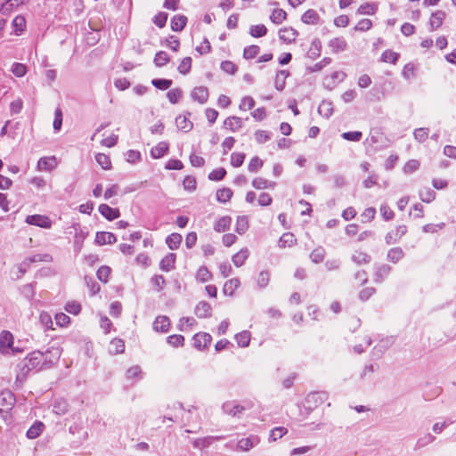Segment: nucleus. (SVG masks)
Returning <instances> with one entry per match:
<instances>
[{
	"label": "nucleus",
	"mask_w": 456,
	"mask_h": 456,
	"mask_svg": "<svg viewBox=\"0 0 456 456\" xmlns=\"http://www.w3.org/2000/svg\"><path fill=\"white\" fill-rule=\"evenodd\" d=\"M328 400V395L323 392H313L308 394L303 402V407L310 412L323 405Z\"/></svg>",
	"instance_id": "f257e3e1"
},
{
	"label": "nucleus",
	"mask_w": 456,
	"mask_h": 456,
	"mask_svg": "<svg viewBox=\"0 0 456 456\" xmlns=\"http://www.w3.org/2000/svg\"><path fill=\"white\" fill-rule=\"evenodd\" d=\"M447 19V13L444 10L436 9L430 12L428 19V28L430 32H435L443 28Z\"/></svg>",
	"instance_id": "f03ea898"
},
{
	"label": "nucleus",
	"mask_w": 456,
	"mask_h": 456,
	"mask_svg": "<svg viewBox=\"0 0 456 456\" xmlns=\"http://www.w3.org/2000/svg\"><path fill=\"white\" fill-rule=\"evenodd\" d=\"M95 137L100 139V143L102 146L110 148L113 147L118 142V135L107 126H102L97 129L96 133L93 135L92 140Z\"/></svg>",
	"instance_id": "7ed1b4c3"
},
{
	"label": "nucleus",
	"mask_w": 456,
	"mask_h": 456,
	"mask_svg": "<svg viewBox=\"0 0 456 456\" xmlns=\"http://www.w3.org/2000/svg\"><path fill=\"white\" fill-rule=\"evenodd\" d=\"M407 232L405 224H397L391 228L385 236L387 244H395L399 241Z\"/></svg>",
	"instance_id": "20e7f679"
},
{
	"label": "nucleus",
	"mask_w": 456,
	"mask_h": 456,
	"mask_svg": "<svg viewBox=\"0 0 456 456\" xmlns=\"http://www.w3.org/2000/svg\"><path fill=\"white\" fill-rule=\"evenodd\" d=\"M190 95L193 102L203 105L209 100V90L205 86H197L192 88Z\"/></svg>",
	"instance_id": "39448f33"
},
{
	"label": "nucleus",
	"mask_w": 456,
	"mask_h": 456,
	"mask_svg": "<svg viewBox=\"0 0 456 456\" xmlns=\"http://www.w3.org/2000/svg\"><path fill=\"white\" fill-rule=\"evenodd\" d=\"M223 128L229 133H237L243 126V120L238 116H228L223 121Z\"/></svg>",
	"instance_id": "423d86ee"
},
{
	"label": "nucleus",
	"mask_w": 456,
	"mask_h": 456,
	"mask_svg": "<svg viewBox=\"0 0 456 456\" xmlns=\"http://www.w3.org/2000/svg\"><path fill=\"white\" fill-rule=\"evenodd\" d=\"M298 35V31L290 26L283 27L278 31L280 40L286 45L295 43Z\"/></svg>",
	"instance_id": "0eeeda50"
},
{
	"label": "nucleus",
	"mask_w": 456,
	"mask_h": 456,
	"mask_svg": "<svg viewBox=\"0 0 456 456\" xmlns=\"http://www.w3.org/2000/svg\"><path fill=\"white\" fill-rule=\"evenodd\" d=\"M328 47L332 53H340L347 50L348 43L343 36H337L330 39Z\"/></svg>",
	"instance_id": "6e6552de"
},
{
	"label": "nucleus",
	"mask_w": 456,
	"mask_h": 456,
	"mask_svg": "<svg viewBox=\"0 0 456 456\" xmlns=\"http://www.w3.org/2000/svg\"><path fill=\"white\" fill-rule=\"evenodd\" d=\"M379 9L377 2L365 1L362 2L356 9V14L361 16H375Z\"/></svg>",
	"instance_id": "1a4fd4ad"
},
{
	"label": "nucleus",
	"mask_w": 456,
	"mask_h": 456,
	"mask_svg": "<svg viewBox=\"0 0 456 456\" xmlns=\"http://www.w3.org/2000/svg\"><path fill=\"white\" fill-rule=\"evenodd\" d=\"M26 223L41 228L49 229L52 227V220L45 215H30L26 217Z\"/></svg>",
	"instance_id": "9d476101"
},
{
	"label": "nucleus",
	"mask_w": 456,
	"mask_h": 456,
	"mask_svg": "<svg viewBox=\"0 0 456 456\" xmlns=\"http://www.w3.org/2000/svg\"><path fill=\"white\" fill-rule=\"evenodd\" d=\"M59 160L55 156L42 157L37 161V169L39 171L51 172L57 167Z\"/></svg>",
	"instance_id": "9b49d317"
},
{
	"label": "nucleus",
	"mask_w": 456,
	"mask_h": 456,
	"mask_svg": "<svg viewBox=\"0 0 456 456\" xmlns=\"http://www.w3.org/2000/svg\"><path fill=\"white\" fill-rule=\"evenodd\" d=\"M193 346L198 350L207 348L212 340V337L207 332H198L193 336Z\"/></svg>",
	"instance_id": "f8f14e48"
},
{
	"label": "nucleus",
	"mask_w": 456,
	"mask_h": 456,
	"mask_svg": "<svg viewBox=\"0 0 456 456\" xmlns=\"http://www.w3.org/2000/svg\"><path fill=\"white\" fill-rule=\"evenodd\" d=\"M13 344V336L10 331L4 330L0 335V350L2 353H8L9 350L12 352H17L12 347Z\"/></svg>",
	"instance_id": "ddd939ff"
},
{
	"label": "nucleus",
	"mask_w": 456,
	"mask_h": 456,
	"mask_svg": "<svg viewBox=\"0 0 456 456\" xmlns=\"http://www.w3.org/2000/svg\"><path fill=\"white\" fill-rule=\"evenodd\" d=\"M167 287V281L161 274H155L150 281V289L153 293H161Z\"/></svg>",
	"instance_id": "4468645a"
},
{
	"label": "nucleus",
	"mask_w": 456,
	"mask_h": 456,
	"mask_svg": "<svg viewBox=\"0 0 456 456\" xmlns=\"http://www.w3.org/2000/svg\"><path fill=\"white\" fill-rule=\"evenodd\" d=\"M190 115L191 113L188 112L187 114H180L175 118L176 127L184 133H188L193 128V123L189 118Z\"/></svg>",
	"instance_id": "2eb2a0df"
},
{
	"label": "nucleus",
	"mask_w": 456,
	"mask_h": 456,
	"mask_svg": "<svg viewBox=\"0 0 456 456\" xmlns=\"http://www.w3.org/2000/svg\"><path fill=\"white\" fill-rule=\"evenodd\" d=\"M194 314L198 318L204 319L212 315V307L207 301H200L194 309Z\"/></svg>",
	"instance_id": "dca6fc26"
},
{
	"label": "nucleus",
	"mask_w": 456,
	"mask_h": 456,
	"mask_svg": "<svg viewBox=\"0 0 456 456\" xmlns=\"http://www.w3.org/2000/svg\"><path fill=\"white\" fill-rule=\"evenodd\" d=\"M171 327V322L166 315L157 316L153 322V329L157 332L166 333Z\"/></svg>",
	"instance_id": "f3484780"
},
{
	"label": "nucleus",
	"mask_w": 456,
	"mask_h": 456,
	"mask_svg": "<svg viewBox=\"0 0 456 456\" xmlns=\"http://www.w3.org/2000/svg\"><path fill=\"white\" fill-rule=\"evenodd\" d=\"M14 403L13 395L10 391L0 393V412L8 411Z\"/></svg>",
	"instance_id": "a211bd4d"
},
{
	"label": "nucleus",
	"mask_w": 456,
	"mask_h": 456,
	"mask_svg": "<svg viewBox=\"0 0 456 456\" xmlns=\"http://www.w3.org/2000/svg\"><path fill=\"white\" fill-rule=\"evenodd\" d=\"M169 151V143L167 142H159L151 149V156L155 159H161L167 154Z\"/></svg>",
	"instance_id": "6ab92c4d"
},
{
	"label": "nucleus",
	"mask_w": 456,
	"mask_h": 456,
	"mask_svg": "<svg viewBox=\"0 0 456 456\" xmlns=\"http://www.w3.org/2000/svg\"><path fill=\"white\" fill-rule=\"evenodd\" d=\"M194 277L197 282L207 283L213 279L214 275L207 266L201 265L196 270Z\"/></svg>",
	"instance_id": "aec40b11"
},
{
	"label": "nucleus",
	"mask_w": 456,
	"mask_h": 456,
	"mask_svg": "<svg viewBox=\"0 0 456 456\" xmlns=\"http://www.w3.org/2000/svg\"><path fill=\"white\" fill-rule=\"evenodd\" d=\"M99 212L107 220L112 221L119 217L120 212L118 208H111L107 204H101L98 208Z\"/></svg>",
	"instance_id": "412c9836"
},
{
	"label": "nucleus",
	"mask_w": 456,
	"mask_h": 456,
	"mask_svg": "<svg viewBox=\"0 0 456 456\" xmlns=\"http://www.w3.org/2000/svg\"><path fill=\"white\" fill-rule=\"evenodd\" d=\"M171 61L169 53L164 50L158 51L153 57V64L156 68H164Z\"/></svg>",
	"instance_id": "4be33fe9"
},
{
	"label": "nucleus",
	"mask_w": 456,
	"mask_h": 456,
	"mask_svg": "<svg viewBox=\"0 0 456 456\" xmlns=\"http://www.w3.org/2000/svg\"><path fill=\"white\" fill-rule=\"evenodd\" d=\"M249 256V250L247 248H242L234 253L232 256V262L236 267L244 265Z\"/></svg>",
	"instance_id": "5701e85b"
},
{
	"label": "nucleus",
	"mask_w": 456,
	"mask_h": 456,
	"mask_svg": "<svg viewBox=\"0 0 456 456\" xmlns=\"http://www.w3.org/2000/svg\"><path fill=\"white\" fill-rule=\"evenodd\" d=\"M116 241V236L110 232H98L95 235V242L100 246L113 244Z\"/></svg>",
	"instance_id": "b1692460"
},
{
	"label": "nucleus",
	"mask_w": 456,
	"mask_h": 456,
	"mask_svg": "<svg viewBox=\"0 0 456 456\" xmlns=\"http://www.w3.org/2000/svg\"><path fill=\"white\" fill-rule=\"evenodd\" d=\"M187 21L188 19L185 15H175L170 21L171 29L175 32H181L186 27Z\"/></svg>",
	"instance_id": "393cba45"
},
{
	"label": "nucleus",
	"mask_w": 456,
	"mask_h": 456,
	"mask_svg": "<svg viewBox=\"0 0 456 456\" xmlns=\"http://www.w3.org/2000/svg\"><path fill=\"white\" fill-rule=\"evenodd\" d=\"M301 20L306 25H316L320 22L321 17L315 10L308 9L302 14Z\"/></svg>",
	"instance_id": "a878e982"
},
{
	"label": "nucleus",
	"mask_w": 456,
	"mask_h": 456,
	"mask_svg": "<svg viewBox=\"0 0 456 456\" xmlns=\"http://www.w3.org/2000/svg\"><path fill=\"white\" fill-rule=\"evenodd\" d=\"M176 261V255L175 253H168L160 261L159 267L162 271L170 272L175 269Z\"/></svg>",
	"instance_id": "bb28decb"
},
{
	"label": "nucleus",
	"mask_w": 456,
	"mask_h": 456,
	"mask_svg": "<svg viewBox=\"0 0 456 456\" xmlns=\"http://www.w3.org/2000/svg\"><path fill=\"white\" fill-rule=\"evenodd\" d=\"M232 225V217L224 216L219 217L214 224V230L217 232H225Z\"/></svg>",
	"instance_id": "cd10ccee"
},
{
	"label": "nucleus",
	"mask_w": 456,
	"mask_h": 456,
	"mask_svg": "<svg viewBox=\"0 0 456 456\" xmlns=\"http://www.w3.org/2000/svg\"><path fill=\"white\" fill-rule=\"evenodd\" d=\"M418 74V65L414 62H407L402 69V76L406 80H412L416 78Z\"/></svg>",
	"instance_id": "c85d7f7f"
},
{
	"label": "nucleus",
	"mask_w": 456,
	"mask_h": 456,
	"mask_svg": "<svg viewBox=\"0 0 456 456\" xmlns=\"http://www.w3.org/2000/svg\"><path fill=\"white\" fill-rule=\"evenodd\" d=\"M240 281L238 278H232L224 282L223 287V293L226 296H233L235 291L239 289Z\"/></svg>",
	"instance_id": "c756f323"
},
{
	"label": "nucleus",
	"mask_w": 456,
	"mask_h": 456,
	"mask_svg": "<svg viewBox=\"0 0 456 456\" xmlns=\"http://www.w3.org/2000/svg\"><path fill=\"white\" fill-rule=\"evenodd\" d=\"M233 196V191L229 187H223L216 191V200L220 203H227L229 202Z\"/></svg>",
	"instance_id": "7c9ffc66"
},
{
	"label": "nucleus",
	"mask_w": 456,
	"mask_h": 456,
	"mask_svg": "<svg viewBox=\"0 0 456 456\" xmlns=\"http://www.w3.org/2000/svg\"><path fill=\"white\" fill-rule=\"evenodd\" d=\"M249 227L248 218L247 216H238L235 223V232L239 235H243Z\"/></svg>",
	"instance_id": "2f4dec72"
},
{
	"label": "nucleus",
	"mask_w": 456,
	"mask_h": 456,
	"mask_svg": "<svg viewBox=\"0 0 456 456\" xmlns=\"http://www.w3.org/2000/svg\"><path fill=\"white\" fill-rule=\"evenodd\" d=\"M288 14L282 8H274L270 14V20L274 24H281L287 20Z\"/></svg>",
	"instance_id": "473e14b6"
},
{
	"label": "nucleus",
	"mask_w": 456,
	"mask_h": 456,
	"mask_svg": "<svg viewBox=\"0 0 456 456\" xmlns=\"http://www.w3.org/2000/svg\"><path fill=\"white\" fill-rule=\"evenodd\" d=\"M400 58V54L393 50H385L380 55V61L384 63L395 65Z\"/></svg>",
	"instance_id": "72a5a7b5"
},
{
	"label": "nucleus",
	"mask_w": 456,
	"mask_h": 456,
	"mask_svg": "<svg viewBox=\"0 0 456 456\" xmlns=\"http://www.w3.org/2000/svg\"><path fill=\"white\" fill-rule=\"evenodd\" d=\"M191 67H192V59L190 56H186L179 61V63L177 65V71L181 75L186 76L191 72Z\"/></svg>",
	"instance_id": "f704fd0d"
},
{
	"label": "nucleus",
	"mask_w": 456,
	"mask_h": 456,
	"mask_svg": "<svg viewBox=\"0 0 456 456\" xmlns=\"http://www.w3.org/2000/svg\"><path fill=\"white\" fill-rule=\"evenodd\" d=\"M297 244V239L291 232H285L281 235V237L279 240V247L285 248H291Z\"/></svg>",
	"instance_id": "c9c22d12"
},
{
	"label": "nucleus",
	"mask_w": 456,
	"mask_h": 456,
	"mask_svg": "<svg viewBox=\"0 0 456 456\" xmlns=\"http://www.w3.org/2000/svg\"><path fill=\"white\" fill-rule=\"evenodd\" d=\"M183 93L179 87H175L167 91L166 96L171 104H177L181 102Z\"/></svg>",
	"instance_id": "e433bc0d"
},
{
	"label": "nucleus",
	"mask_w": 456,
	"mask_h": 456,
	"mask_svg": "<svg viewBox=\"0 0 456 456\" xmlns=\"http://www.w3.org/2000/svg\"><path fill=\"white\" fill-rule=\"evenodd\" d=\"M373 27V22L368 18L359 20L353 28L355 32H367Z\"/></svg>",
	"instance_id": "4c0bfd02"
},
{
	"label": "nucleus",
	"mask_w": 456,
	"mask_h": 456,
	"mask_svg": "<svg viewBox=\"0 0 456 456\" xmlns=\"http://www.w3.org/2000/svg\"><path fill=\"white\" fill-rule=\"evenodd\" d=\"M182 240L183 238L180 233L173 232L167 237L166 243L170 249L174 250L180 247Z\"/></svg>",
	"instance_id": "58836bf2"
},
{
	"label": "nucleus",
	"mask_w": 456,
	"mask_h": 456,
	"mask_svg": "<svg viewBox=\"0 0 456 456\" xmlns=\"http://www.w3.org/2000/svg\"><path fill=\"white\" fill-rule=\"evenodd\" d=\"M221 70L230 76H234L239 70V67L232 61L225 60L220 63Z\"/></svg>",
	"instance_id": "ea45409f"
},
{
	"label": "nucleus",
	"mask_w": 456,
	"mask_h": 456,
	"mask_svg": "<svg viewBox=\"0 0 456 456\" xmlns=\"http://www.w3.org/2000/svg\"><path fill=\"white\" fill-rule=\"evenodd\" d=\"M164 45L172 52L177 53L181 47V42L176 36L170 35L164 40Z\"/></svg>",
	"instance_id": "a19ab883"
},
{
	"label": "nucleus",
	"mask_w": 456,
	"mask_h": 456,
	"mask_svg": "<svg viewBox=\"0 0 456 456\" xmlns=\"http://www.w3.org/2000/svg\"><path fill=\"white\" fill-rule=\"evenodd\" d=\"M12 28L14 29L15 35H20L26 28V19L22 15H17L12 20Z\"/></svg>",
	"instance_id": "79ce46f5"
},
{
	"label": "nucleus",
	"mask_w": 456,
	"mask_h": 456,
	"mask_svg": "<svg viewBox=\"0 0 456 456\" xmlns=\"http://www.w3.org/2000/svg\"><path fill=\"white\" fill-rule=\"evenodd\" d=\"M419 197L422 202L430 203L436 199V192L429 187H423L419 191Z\"/></svg>",
	"instance_id": "37998d69"
},
{
	"label": "nucleus",
	"mask_w": 456,
	"mask_h": 456,
	"mask_svg": "<svg viewBox=\"0 0 456 456\" xmlns=\"http://www.w3.org/2000/svg\"><path fill=\"white\" fill-rule=\"evenodd\" d=\"M109 351L112 354H122L125 351V343L121 338H115L110 343Z\"/></svg>",
	"instance_id": "c03bdc74"
},
{
	"label": "nucleus",
	"mask_w": 456,
	"mask_h": 456,
	"mask_svg": "<svg viewBox=\"0 0 456 456\" xmlns=\"http://www.w3.org/2000/svg\"><path fill=\"white\" fill-rule=\"evenodd\" d=\"M321 50L322 43L319 39H315L311 43L307 51V55L309 58L314 60L321 55Z\"/></svg>",
	"instance_id": "a18cd8bd"
},
{
	"label": "nucleus",
	"mask_w": 456,
	"mask_h": 456,
	"mask_svg": "<svg viewBox=\"0 0 456 456\" xmlns=\"http://www.w3.org/2000/svg\"><path fill=\"white\" fill-rule=\"evenodd\" d=\"M256 102L250 95L243 96L239 103V109L241 111H248L254 109Z\"/></svg>",
	"instance_id": "49530a36"
},
{
	"label": "nucleus",
	"mask_w": 456,
	"mask_h": 456,
	"mask_svg": "<svg viewBox=\"0 0 456 456\" xmlns=\"http://www.w3.org/2000/svg\"><path fill=\"white\" fill-rule=\"evenodd\" d=\"M251 339L250 332L243 330L235 335V340L237 344L241 347H246L249 345Z\"/></svg>",
	"instance_id": "de8ad7c7"
},
{
	"label": "nucleus",
	"mask_w": 456,
	"mask_h": 456,
	"mask_svg": "<svg viewBox=\"0 0 456 456\" xmlns=\"http://www.w3.org/2000/svg\"><path fill=\"white\" fill-rule=\"evenodd\" d=\"M151 85L161 91H166L171 87L173 81L167 78H154L151 80Z\"/></svg>",
	"instance_id": "09e8293b"
},
{
	"label": "nucleus",
	"mask_w": 456,
	"mask_h": 456,
	"mask_svg": "<svg viewBox=\"0 0 456 456\" xmlns=\"http://www.w3.org/2000/svg\"><path fill=\"white\" fill-rule=\"evenodd\" d=\"M260 47L256 45H251L244 48L243 58L246 60H252L258 56Z\"/></svg>",
	"instance_id": "8fccbe9b"
},
{
	"label": "nucleus",
	"mask_w": 456,
	"mask_h": 456,
	"mask_svg": "<svg viewBox=\"0 0 456 456\" xmlns=\"http://www.w3.org/2000/svg\"><path fill=\"white\" fill-rule=\"evenodd\" d=\"M42 422H36L27 431V436L30 439H35L40 436L44 429Z\"/></svg>",
	"instance_id": "3c124183"
},
{
	"label": "nucleus",
	"mask_w": 456,
	"mask_h": 456,
	"mask_svg": "<svg viewBox=\"0 0 456 456\" xmlns=\"http://www.w3.org/2000/svg\"><path fill=\"white\" fill-rule=\"evenodd\" d=\"M97 163L102 167L104 170H110L112 167V163L109 155L104 153H98L95 156Z\"/></svg>",
	"instance_id": "603ef678"
},
{
	"label": "nucleus",
	"mask_w": 456,
	"mask_h": 456,
	"mask_svg": "<svg viewBox=\"0 0 456 456\" xmlns=\"http://www.w3.org/2000/svg\"><path fill=\"white\" fill-rule=\"evenodd\" d=\"M259 442L258 437H253V438H242L238 442V448L241 451H248L251 449L255 444H257Z\"/></svg>",
	"instance_id": "864d4df0"
},
{
	"label": "nucleus",
	"mask_w": 456,
	"mask_h": 456,
	"mask_svg": "<svg viewBox=\"0 0 456 456\" xmlns=\"http://www.w3.org/2000/svg\"><path fill=\"white\" fill-rule=\"evenodd\" d=\"M275 183L262 177H256L252 180V186L256 190H264L274 187Z\"/></svg>",
	"instance_id": "5fc2aeb1"
},
{
	"label": "nucleus",
	"mask_w": 456,
	"mask_h": 456,
	"mask_svg": "<svg viewBox=\"0 0 456 456\" xmlns=\"http://www.w3.org/2000/svg\"><path fill=\"white\" fill-rule=\"evenodd\" d=\"M267 31V28L264 24L252 25L249 28V34L253 37H265Z\"/></svg>",
	"instance_id": "6e6d98bb"
},
{
	"label": "nucleus",
	"mask_w": 456,
	"mask_h": 456,
	"mask_svg": "<svg viewBox=\"0 0 456 456\" xmlns=\"http://www.w3.org/2000/svg\"><path fill=\"white\" fill-rule=\"evenodd\" d=\"M184 340V337L180 334H173L167 338V344L173 347H183Z\"/></svg>",
	"instance_id": "4d7b16f0"
},
{
	"label": "nucleus",
	"mask_w": 456,
	"mask_h": 456,
	"mask_svg": "<svg viewBox=\"0 0 456 456\" xmlns=\"http://www.w3.org/2000/svg\"><path fill=\"white\" fill-rule=\"evenodd\" d=\"M264 167V161L257 156L250 159L248 169L250 173H256Z\"/></svg>",
	"instance_id": "13d9d810"
},
{
	"label": "nucleus",
	"mask_w": 456,
	"mask_h": 456,
	"mask_svg": "<svg viewBox=\"0 0 456 456\" xmlns=\"http://www.w3.org/2000/svg\"><path fill=\"white\" fill-rule=\"evenodd\" d=\"M333 24L338 28H346L350 24V18L347 14H339L334 18Z\"/></svg>",
	"instance_id": "bf43d9fd"
},
{
	"label": "nucleus",
	"mask_w": 456,
	"mask_h": 456,
	"mask_svg": "<svg viewBox=\"0 0 456 456\" xmlns=\"http://www.w3.org/2000/svg\"><path fill=\"white\" fill-rule=\"evenodd\" d=\"M429 129L427 127H419L414 130L413 136L419 142H425L428 139Z\"/></svg>",
	"instance_id": "052dcab7"
},
{
	"label": "nucleus",
	"mask_w": 456,
	"mask_h": 456,
	"mask_svg": "<svg viewBox=\"0 0 456 456\" xmlns=\"http://www.w3.org/2000/svg\"><path fill=\"white\" fill-rule=\"evenodd\" d=\"M232 100L229 95L221 94L217 96L216 105L218 108L225 110V109L230 108L232 106Z\"/></svg>",
	"instance_id": "680f3d73"
},
{
	"label": "nucleus",
	"mask_w": 456,
	"mask_h": 456,
	"mask_svg": "<svg viewBox=\"0 0 456 456\" xmlns=\"http://www.w3.org/2000/svg\"><path fill=\"white\" fill-rule=\"evenodd\" d=\"M183 187L189 192L194 191L197 188L196 178L192 175H186L183 180Z\"/></svg>",
	"instance_id": "e2e57ef3"
},
{
	"label": "nucleus",
	"mask_w": 456,
	"mask_h": 456,
	"mask_svg": "<svg viewBox=\"0 0 456 456\" xmlns=\"http://www.w3.org/2000/svg\"><path fill=\"white\" fill-rule=\"evenodd\" d=\"M403 256V252L400 248H393L387 252V258L393 263L399 262Z\"/></svg>",
	"instance_id": "0e129e2a"
},
{
	"label": "nucleus",
	"mask_w": 456,
	"mask_h": 456,
	"mask_svg": "<svg viewBox=\"0 0 456 456\" xmlns=\"http://www.w3.org/2000/svg\"><path fill=\"white\" fill-rule=\"evenodd\" d=\"M211 44L208 38H204L199 45L196 46L195 50L200 55H205L211 52Z\"/></svg>",
	"instance_id": "69168bd1"
},
{
	"label": "nucleus",
	"mask_w": 456,
	"mask_h": 456,
	"mask_svg": "<svg viewBox=\"0 0 456 456\" xmlns=\"http://www.w3.org/2000/svg\"><path fill=\"white\" fill-rule=\"evenodd\" d=\"M204 115L208 123L211 126L216 122L219 117V112L216 109L209 107L204 110Z\"/></svg>",
	"instance_id": "338daca9"
},
{
	"label": "nucleus",
	"mask_w": 456,
	"mask_h": 456,
	"mask_svg": "<svg viewBox=\"0 0 456 456\" xmlns=\"http://www.w3.org/2000/svg\"><path fill=\"white\" fill-rule=\"evenodd\" d=\"M110 274H111V269L110 266L102 265L97 270L98 279L104 283L109 281Z\"/></svg>",
	"instance_id": "774afa93"
}]
</instances>
